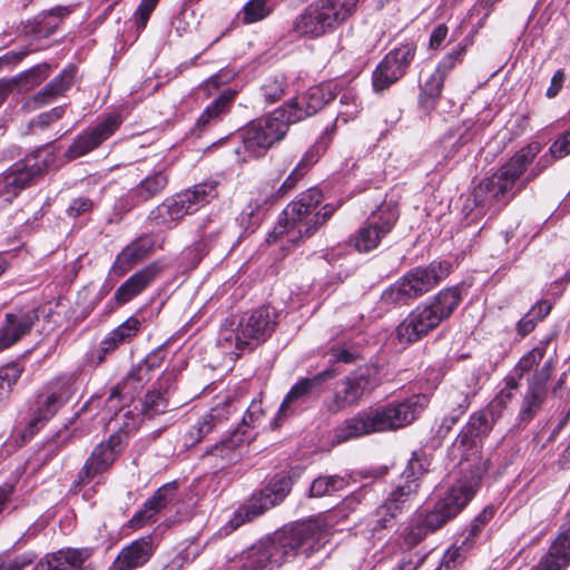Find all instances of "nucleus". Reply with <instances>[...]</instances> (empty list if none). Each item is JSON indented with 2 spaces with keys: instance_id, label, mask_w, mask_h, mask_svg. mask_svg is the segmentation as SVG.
Here are the masks:
<instances>
[{
  "instance_id": "f257e3e1",
  "label": "nucleus",
  "mask_w": 570,
  "mask_h": 570,
  "mask_svg": "<svg viewBox=\"0 0 570 570\" xmlns=\"http://www.w3.org/2000/svg\"><path fill=\"white\" fill-rule=\"evenodd\" d=\"M491 430L484 413H474L452 444L451 455L459 459V476L440 497L431 510L416 512V517L431 532L444 527L461 513L472 500L488 471L481 456V442Z\"/></svg>"
},
{
  "instance_id": "f03ea898",
  "label": "nucleus",
  "mask_w": 570,
  "mask_h": 570,
  "mask_svg": "<svg viewBox=\"0 0 570 570\" xmlns=\"http://www.w3.org/2000/svg\"><path fill=\"white\" fill-rule=\"evenodd\" d=\"M540 150L541 146L538 142L530 144L515 153L493 175L482 179L473 191L475 203L478 205L498 204L499 207L505 206L527 183L537 178L552 164V159H556L551 154L550 156H541L530 169L525 183L515 189L518 180Z\"/></svg>"
},
{
  "instance_id": "7ed1b4c3",
  "label": "nucleus",
  "mask_w": 570,
  "mask_h": 570,
  "mask_svg": "<svg viewBox=\"0 0 570 570\" xmlns=\"http://www.w3.org/2000/svg\"><path fill=\"white\" fill-rule=\"evenodd\" d=\"M463 299L459 286L445 287L416 305L400 323L396 335L400 342L414 343L450 318Z\"/></svg>"
},
{
  "instance_id": "20e7f679",
  "label": "nucleus",
  "mask_w": 570,
  "mask_h": 570,
  "mask_svg": "<svg viewBox=\"0 0 570 570\" xmlns=\"http://www.w3.org/2000/svg\"><path fill=\"white\" fill-rule=\"evenodd\" d=\"M453 271L446 259H434L425 266H415L391 284L381 294V304L387 308L409 305L445 281Z\"/></svg>"
},
{
  "instance_id": "39448f33",
  "label": "nucleus",
  "mask_w": 570,
  "mask_h": 570,
  "mask_svg": "<svg viewBox=\"0 0 570 570\" xmlns=\"http://www.w3.org/2000/svg\"><path fill=\"white\" fill-rule=\"evenodd\" d=\"M328 532V523L323 518H318L291 530L277 532L262 544L274 568L282 566L298 551L308 556L318 550L327 541Z\"/></svg>"
},
{
  "instance_id": "423d86ee",
  "label": "nucleus",
  "mask_w": 570,
  "mask_h": 570,
  "mask_svg": "<svg viewBox=\"0 0 570 570\" xmlns=\"http://www.w3.org/2000/svg\"><path fill=\"white\" fill-rule=\"evenodd\" d=\"M361 0H315L293 22L299 36L320 38L334 32L352 19Z\"/></svg>"
},
{
  "instance_id": "0eeeda50",
  "label": "nucleus",
  "mask_w": 570,
  "mask_h": 570,
  "mask_svg": "<svg viewBox=\"0 0 570 570\" xmlns=\"http://www.w3.org/2000/svg\"><path fill=\"white\" fill-rule=\"evenodd\" d=\"M217 196V184L205 181L166 198L149 214V219L157 226L170 227L184 216L191 215L210 203Z\"/></svg>"
},
{
  "instance_id": "6e6552de",
  "label": "nucleus",
  "mask_w": 570,
  "mask_h": 570,
  "mask_svg": "<svg viewBox=\"0 0 570 570\" xmlns=\"http://www.w3.org/2000/svg\"><path fill=\"white\" fill-rule=\"evenodd\" d=\"M289 127L285 109H275L268 116L250 121L238 136L244 154L249 158L263 156L275 142L281 141Z\"/></svg>"
},
{
  "instance_id": "1a4fd4ad",
  "label": "nucleus",
  "mask_w": 570,
  "mask_h": 570,
  "mask_svg": "<svg viewBox=\"0 0 570 570\" xmlns=\"http://www.w3.org/2000/svg\"><path fill=\"white\" fill-rule=\"evenodd\" d=\"M323 194L317 188H309L301 193L295 200L291 202L284 209L285 224L279 219L277 226L269 233L267 242H275L279 236L286 234L287 240L296 244L304 240L297 234L298 228L305 229L304 223L309 220L312 212L320 205Z\"/></svg>"
},
{
  "instance_id": "9d476101",
  "label": "nucleus",
  "mask_w": 570,
  "mask_h": 570,
  "mask_svg": "<svg viewBox=\"0 0 570 570\" xmlns=\"http://www.w3.org/2000/svg\"><path fill=\"white\" fill-rule=\"evenodd\" d=\"M376 385L371 368H358L335 384L333 394L324 401V406L327 412L336 414L350 406L357 405L363 396L371 393Z\"/></svg>"
},
{
  "instance_id": "9b49d317",
  "label": "nucleus",
  "mask_w": 570,
  "mask_h": 570,
  "mask_svg": "<svg viewBox=\"0 0 570 570\" xmlns=\"http://www.w3.org/2000/svg\"><path fill=\"white\" fill-rule=\"evenodd\" d=\"M71 395L69 377H57L37 395L24 436L31 438L49 421Z\"/></svg>"
},
{
  "instance_id": "f8f14e48",
  "label": "nucleus",
  "mask_w": 570,
  "mask_h": 570,
  "mask_svg": "<svg viewBox=\"0 0 570 570\" xmlns=\"http://www.w3.org/2000/svg\"><path fill=\"white\" fill-rule=\"evenodd\" d=\"M397 218L399 210L394 204H381L351 238L354 248L360 253H367L376 248L381 240L391 233Z\"/></svg>"
},
{
  "instance_id": "ddd939ff",
  "label": "nucleus",
  "mask_w": 570,
  "mask_h": 570,
  "mask_svg": "<svg viewBox=\"0 0 570 570\" xmlns=\"http://www.w3.org/2000/svg\"><path fill=\"white\" fill-rule=\"evenodd\" d=\"M428 403L424 395H413L401 402H392L371 409L379 432L394 431L411 424Z\"/></svg>"
},
{
  "instance_id": "4468645a",
  "label": "nucleus",
  "mask_w": 570,
  "mask_h": 570,
  "mask_svg": "<svg viewBox=\"0 0 570 570\" xmlns=\"http://www.w3.org/2000/svg\"><path fill=\"white\" fill-rule=\"evenodd\" d=\"M415 47L406 43L391 50L372 72V88L382 94L397 82L413 61Z\"/></svg>"
},
{
  "instance_id": "2eb2a0df",
  "label": "nucleus",
  "mask_w": 570,
  "mask_h": 570,
  "mask_svg": "<svg viewBox=\"0 0 570 570\" xmlns=\"http://www.w3.org/2000/svg\"><path fill=\"white\" fill-rule=\"evenodd\" d=\"M121 436L111 434L95 446L89 458L78 472L75 488L90 483L98 475L107 472L121 452Z\"/></svg>"
},
{
  "instance_id": "dca6fc26",
  "label": "nucleus",
  "mask_w": 570,
  "mask_h": 570,
  "mask_svg": "<svg viewBox=\"0 0 570 570\" xmlns=\"http://www.w3.org/2000/svg\"><path fill=\"white\" fill-rule=\"evenodd\" d=\"M121 122L122 119L118 114L108 115L96 127L78 135L62 157L66 160H73L87 155L111 137Z\"/></svg>"
},
{
  "instance_id": "f3484780",
  "label": "nucleus",
  "mask_w": 570,
  "mask_h": 570,
  "mask_svg": "<svg viewBox=\"0 0 570 570\" xmlns=\"http://www.w3.org/2000/svg\"><path fill=\"white\" fill-rule=\"evenodd\" d=\"M334 97L335 94L330 83L313 86L304 95L288 101L279 109L286 110V119L291 125L315 115Z\"/></svg>"
},
{
  "instance_id": "a211bd4d",
  "label": "nucleus",
  "mask_w": 570,
  "mask_h": 570,
  "mask_svg": "<svg viewBox=\"0 0 570 570\" xmlns=\"http://www.w3.org/2000/svg\"><path fill=\"white\" fill-rule=\"evenodd\" d=\"M335 376L336 372L333 368H326L312 377H303L298 380L285 395L276 416L271 423L272 428H278L281 422L294 412L292 406L295 403L304 401L315 390H321L325 382L334 379Z\"/></svg>"
},
{
  "instance_id": "6ab92c4d",
  "label": "nucleus",
  "mask_w": 570,
  "mask_h": 570,
  "mask_svg": "<svg viewBox=\"0 0 570 570\" xmlns=\"http://www.w3.org/2000/svg\"><path fill=\"white\" fill-rule=\"evenodd\" d=\"M553 362L547 360L542 367L529 379V386L519 412L522 422L531 421L539 412L547 396V383L552 375Z\"/></svg>"
},
{
  "instance_id": "aec40b11",
  "label": "nucleus",
  "mask_w": 570,
  "mask_h": 570,
  "mask_svg": "<svg viewBox=\"0 0 570 570\" xmlns=\"http://www.w3.org/2000/svg\"><path fill=\"white\" fill-rule=\"evenodd\" d=\"M36 160L37 157L26 156L6 170L0 187V194L6 196V199L17 196L40 177V169Z\"/></svg>"
},
{
  "instance_id": "412c9836",
  "label": "nucleus",
  "mask_w": 570,
  "mask_h": 570,
  "mask_svg": "<svg viewBox=\"0 0 570 570\" xmlns=\"http://www.w3.org/2000/svg\"><path fill=\"white\" fill-rule=\"evenodd\" d=\"M36 160L37 157L26 156L6 170L0 187V194L6 196V199L17 196L40 177V169Z\"/></svg>"
},
{
  "instance_id": "4be33fe9",
  "label": "nucleus",
  "mask_w": 570,
  "mask_h": 570,
  "mask_svg": "<svg viewBox=\"0 0 570 570\" xmlns=\"http://www.w3.org/2000/svg\"><path fill=\"white\" fill-rule=\"evenodd\" d=\"M36 160L37 157L26 156L6 170L0 187V194L6 196V199L17 196L40 177V169Z\"/></svg>"
},
{
  "instance_id": "5701e85b",
  "label": "nucleus",
  "mask_w": 570,
  "mask_h": 570,
  "mask_svg": "<svg viewBox=\"0 0 570 570\" xmlns=\"http://www.w3.org/2000/svg\"><path fill=\"white\" fill-rule=\"evenodd\" d=\"M413 485L396 488L389 494L385 501L377 507L367 523L373 534L393 525L395 518L403 512L406 502L413 497Z\"/></svg>"
},
{
  "instance_id": "b1692460",
  "label": "nucleus",
  "mask_w": 570,
  "mask_h": 570,
  "mask_svg": "<svg viewBox=\"0 0 570 570\" xmlns=\"http://www.w3.org/2000/svg\"><path fill=\"white\" fill-rule=\"evenodd\" d=\"M275 312L269 307H259L249 314H245L238 325L240 337L247 345H256L264 342L274 331Z\"/></svg>"
},
{
  "instance_id": "393cba45",
  "label": "nucleus",
  "mask_w": 570,
  "mask_h": 570,
  "mask_svg": "<svg viewBox=\"0 0 570 570\" xmlns=\"http://www.w3.org/2000/svg\"><path fill=\"white\" fill-rule=\"evenodd\" d=\"M165 266L161 262L155 261L126 279L115 292V301L122 305L142 293L163 273Z\"/></svg>"
},
{
  "instance_id": "a878e982",
  "label": "nucleus",
  "mask_w": 570,
  "mask_h": 570,
  "mask_svg": "<svg viewBox=\"0 0 570 570\" xmlns=\"http://www.w3.org/2000/svg\"><path fill=\"white\" fill-rule=\"evenodd\" d=\"M39 320L35 308L8 313L3 325L0 327V348H8L30 332Z\"/></svg>"
},
{
  "instance_id": "bb28decb",
  "label": "nucleus",
  "mask_w": 570,
  "mask_h": 570,
  "mask_svg": "<svg viewBox=\"0 0 570 570\" xmlns=\"http://www.w3.org/2000/svg\"><path fill=\"white\" fill-rule=\"evenodd\" d=\"M168 178L164 171H156L147 176L135 188L121 198L116 208L122 213L129 212L136 206L149 200L159 194L167 185Z\"/></svg>"
},
{
  "instance_id": "cd10ccee",
  "label": "nucleus",
  "mask_w": 570,
  "mask_h": 570,
  "mask_svg": "<svg viewBox=\"0 0 570 570\" xmlns=\"http://www.w3.org/2000/svg\"><path fill=\"white\" fill-rule=\"evenodd\" d=\"M153 553L151 537H141L120 550L109 570H135L147 563Z\"/></svg>"
},
{
  "instance_id": "c85d7f7f",
  "label": "nucleus",
  "mask_w": 570,
  "mask_h": 570,
  "mask_svg": "<svg viewBox=\"0 0 570 570\" xmlns=\"http://www.w3.org/2000/svg\"><path fill=\"white\" fill-rule=\"evenodd\" d=\"M154 248V239L149 235H141L122 248L116 256L111 273L124 276L134 265L147 258Z\"/></svg>"
},
{
  "instance_id": "c756f323",
  "label": "nucleus",
  "mask_w": 570,
  "mask_h": 570,
  "mask_svg": "<svg viewBox=\"0 0 570 570\" xmlns=\"http://www.w3.org/2000/svg\"><path fill=\"white\" fill-rule=\"evenodd\" d=\"M479 377L474 373L465 375L449 392L448 405L452 410V414L444 420L455 424L458 419L470 406L471 399L476 394Z\"/></svg>"
},
{
  "instance_id": "7c9ffc66",
  "label": "nucleus",
  "mask_w": 570,
  "mask_h": 570,
  "mask_svg": "<svg viewBox=\"0 0 570 570\" xmlns=\"http://www.w3.org/2000/svg\"><path fill=\"white\" fill-rule=\"evenodd\" d=\"M232 411L233 404L230 401L225 400L217 403L191 426L187 433L188 441L191 444L198 443L213 430L224 426Z\"/></svg>"
},
{
  "instance_id": "2f4dec72",
  "label": "nucleus",
  "mask_w": 570,
  "mask_h": 570,
  "mask_svg": "<svg viewBox=\"0 0 570 570\" xmlns=\"http://www.w3.org/2000/svg\"><path fill=\"white\" fill-rule=\"evenodd\" d=\"M89 553L81 549H67L46 556L35 570H92L85 566Z\"/></svg>"
},
{
  "instance_id": "473e14b6",
  "label": "nucleus",
  "mask_w": 570,
  "mask_h": 570,
  "mask_svg": "<svg viewBox=\"0 0 570 570\" xmlns=\"http://www.w3.org/2000/svg\"><path fill=\"white\" fill-rule=\"evenodd\" d=\"M177 492L176 482H169L161 485L154 493L151 498H149L130 519L129 523L132 528H141L146 522H148L156 513L161 511L167 507L169 502L173 501Z\"/></svg>"
},
{
  "instance_id": "72a5a7b5",
  "label": "nucleus",
  "mask_w": 570,
  "mask_h": 570,
  "mask_svg": "<svg viewBox=\"0 0 570 570\" xmlns=\"http://www.w3.org/2000/svg\"><path fill=\"white\" fill-rule=\"evenodd\" d=\"M77 68L72 65L65 68L58 76L48 82L41 90L35 94L31 102L35 108L48 105L58 97L63 96L75 82Z\"/></svg>"
},
{
  "instance_id": "f704fd0d",
  "label": "nucleus",
  "mask_w": 570,
  "mask_h": 570,
  "mask_svg": "<svg viewBox=\"0 0 570 570\" xmlns=\"http://www.w3.org/2000/svg\"><path fill=\"white\" fill-rule=\"evenodd\" d=\"M377 432L379 430L376 429L374 415L370 409L345 420L335 430L334 438L337 443H342L352 439Z\"/></svg>"
},
{
  "instance_id": "c9c22d12",
  "label": "nucleus",
  "mask_w": 570,
  "mask_h": 570,
  "mask_svg": "<svg viewBox=\"0 0 570 570\" xmlns=\"http://www.w3.org/2000/svg\"><path fill=\"white\" fill-rule=\"evenodd\" d=\"M50 65L43 62L37 65L20 75L9 78L0 79V91L8 97L13 90L29 91L33 87L40 85L50 75Z\"/></svg>"
},
{
  "instance_id": "e433bc0d",
  "label": "nucleus",
  "mask_w": 570,
  "mask_h": 570,
  "mask_svg": "<svg viewBox=\"0 0 570 570\" xmlns=\"http://www.w3.org/2000/svg\"><path fill=\"white\" fill-rule=\"evenodd\" d=\"M548 570H563L570 564V528L560 525L556 539L540 560Z\"/></svg>"
},
{
  "instance_id": "4c0bfd02",
  "label": "nucleus",
  "mask_w": 570,
  "mask_h": 570,
  "mask_svg": "<svg viewBox=\"0 0 570 570\" xmlns=\"http://www.w3.org/2000/svg\"><path fill=\"white\" fill-rule=\"evenodd\" d=\"M68 14V10L63 7H57L45 11L33 20H29L23 24V32L32 35L37 38H48L59 28L62 18Z\"/></svg>"
},
{
  "instance_id": "58836bf2",
  "label": "nucleus",
  "mask_w": 570,
  "mask_h": 570,
  "mask_svg": "<svg viewBox=\"0 0 570 570\" xmlns=\"http://www.w3.org/2000/svg\"><path fill=\"white\" fill-rule=\"evenodd\" d=\"M291 490V480L286 476H274L266 487L253 493V498L263 512L284 500Z\"/></svg>"
},
{
  "instance_id": "ea45409f",
  "label": "nucleus",
  "mask_w": 570,
  "mask_h": 570,
  "mask_svg": "<svg viewBox=\"0 0 570 570\" xmlns=\"http://www.w3.org/2000/svg\"><path fill=\"white\" fill-rule=\"evenodd\" d=\"M236 95V91L227 89L216 98L210 105L206 107L203 114L197 119V127L205 129L216 122H218L224 115L229 111L232 101Z\"/></svg>"
},
{
  "instance_id": "a19ab883",
  "label": "nucleus",
  "mask_w": 570,
  "mask_h": 570,
  "mask_svg": "<svg viewBox=\"0 0 570 570\" xmlns=\"http://www.w3.org/2000/svg\"><path fill=\"white\" fill-rule=\"evenodd\" d=\"M140 321L134 316L112 330L101 342V350L105 353L116 350L119 345L130 342L140 330Z\"/></svg>"
},
{
  "instance_id": "79ce46f5",
  "label": "nucleus",
  "mask_w": 570,
  "mask_h": 570,
  "mask_svg": "<svg viewBox=\"0 0 570 570\" xmlns=\"http://www.w3.org/2000/svg\"><path fill=\"white\" fill-rule=\"evenodd\" d=\"M445 78L435 70L421 85L419 102L425 111H431L438 105Z\"/></svg>"
},
{
  "instance_id": "37998d69",
  "label": "nucleus",
  "mask_w": 570,
  "mask_h": 570,
  "mask_svg": "<svg viewBox=\"0 0 570 570\" xmlns=\"http://www.w3.org/2000/svg\"><path fill=\"white\" fill-rule=\"evenodd\" d=\"M244 440L245 431L237 429L230 439L216 444L210 451H208V454L219 456L228 463L237 462L239 453L236 451V448L239 446Z\"/></svg>"
},
{
  "instance_id": "c03bdc74",
  "label": "nucleus",
  "mask_w": 570,
  "mask_h": 570,
  "mask_svg": "<svg viewBox=\"0 0 570 570\" xmlns=\"http://www.w3.org/2000/svg\"><path fill=\"white\" fill-rule=\"evenodd\" d=\"M272 11V0H249L244 4L238 17L244 23L249 24L265 19Z\"/></svg>"
},
{
  "instance_id": "a18cd8bd",
  "label": "nucleus",
  "mask_w": 570,
  "mask_h": 570,
  "mask_svg": "<svg viewBox=\"0 0 570 570\" xmlns=\"http://www.w3.org/2000/svg\"><path fill=\"white\" fill-rule=\"evenodd\" d=\"M347 487V481L338 475H327L316 478L309 488L312 497L321 498L332 495Z\"/></svg>"
},
{
  "instance_id": "49530a36",
  "label": "nucleus",
  "mask_w": 570,
  "mask_h": 570,
  "mask_svg": "<svg viewBox=\"0 0 570 570\" xmlns=\"http://www.w3.org/2000/svg\"><path fill=\"white\" fill-rule=\"evenodd\" d=\"M233 326L234 322L225 321L219 330L217 343L220 347L226 350L235 347L237 351L235 354L239 356L240 352L248 345L247 342H243L240 337L239 325L235 328Z\"/></svg>"
},
{
  "instance_id": "de8ad7c7",
  "label": "nucleus",
  "mask_w": 570,
  "mask_h": 570,
  "mask_svg": "<svg viewBox=\"0 0 570 570\" xmlns=\"http://www.w3.org/2000/svg\"><path fill=\"white\" fill-rule=\"evenodd\" d=\"M547 346V343L541 342L538 346L523 355L514 366L512 376H515L520 381L525 373L533 370L534 366H538L546 355Z\"/></svg>"
},
{
  "instance_id": "09e8293b",
  "label": "nucleus",
  "mask_w": 570,
  "mask_h": 570,
  "mask_svg": "<svg viewBox=\"0 0 570 570\" xmlns=\"http://www.w3.org/2000/svg\"><path fill=\"white\" fill-rule=\"evenodd\" d=\"M426 471L423 460L416 452L412 454L409 460L406 468L403 470L401 478L404 480V484H399L396 488H406L413 485V495L416 493L419 478Z\"/></svg>"
},
{
  "instance_id": "8fccbe9b",
  "label": "nucleus",
  "mask_w": 570,
  "mask_h": 570,
  "mask_svg": "<svg viewBox=\"0 0 570 570\" xmlns=\"http://www.w3.org/2000/svg\"><path fill=\"white\" fill-rule=\"evenodd\" d=\"M240 570H273L262 542L248 551Z\"/></svg>"
},
{
  "instance_id": "3c124183",
  "label": "nucleus",
  "mask_w": 570,
  "mask_h": 570,
  "mask_svg": "<svg viewBox=\"0 0 570 570\" xmlns=\"http://www.w3.org/2000/svg\"><path fill=\"white\" fill-rule=\"evenodd\" d=\"M286 89V80L282 75L268 77L261 87L266 102L274 104L282 99Z\"/></svg>"
},
{
  "instance_id": "603ef678",
  "label": "nucleus",
  "mask_w": 570,
  "mask_h": 570,
  "mask_svg": "<svg viewBox=\"0 0 570 570\" xmlns=\"http://www.w3.org/2000/svg\"><path fill=\"white\" fill-rule=\"evenodd\" d=\"M263 509L255 501L253 495L248 500L247 504L239 507L229 520V524L233 529H237L244 523L252 521L254 518L263 514Z\"/></svg>"
},
{
  "instance_id": "864d4df0",
  "label": "nucleus",
  "mask_w": 570,
  "mask_h": 570,
  "mask_svg": "<svg viewBox=\"0 0 570 570\" xmlns=\"http://www.w3.org/2000/svg\"><path fill=\"white\" fill-rule=\"evenodd\" d=\"M341 110L337 116V120L347 122L354 119L361 111V101L357 95L353 90L344 91L340 97Z\"/></svg>"
},
{
  "instance_id": "5fc2aeb1",
  "label": "nucleus",
  "mask_w": 570,
  "mask_h": 570,
  "mask_svg": "<svg viewBox=\"0 0 570 570\" xmlns=\"http://www.w3.org/2000/svg\"><path fill=\"white\" fill-rule=\"evenodd\" d=\"M29 157H37V165L40 169V176L48 169L59 168L67 160H60V153L52 147H45L38 149L33 154L28 155Z\"/></svg>"
},
{
  "instance_id": "6e6d98bb",
  "label": "nucleus",
  "mask_w": 570,
  "mask_h": 570,
  "mask_svg": "<svg viewBox=\"0 0 570 570\" xmlns=\"http://www.w3.org/2000/svg\"><path fill=\"white\" fill-rule=\"evenodd\" d=\"M167 401L160 391L148 392L142 400V413L147 417H154L164 413L167 409Z\"/></svg>"
},
{
  "instance_id": "4d7b16f0",
  "label": "nucleus",
  "mask_w": 570,
  "mask_h": 570,
  "mask_svg": "<svg viewBox=\"0 0 570 570\" xmlns=\"http://www.w3.org/2000/svg\"><path fill=\"white\" fill-rule=\"evenodd\" d=\"M333 213L334 208L331 205L323 206L322 213H316L309 220L304 223L305 229L298 228V236L301 238H309L313 236L317 228L331 218Z\"/></svg>"
},
{
  "instance_id": "13d9d810",
  "label": "nucleus",
  "mask_w": 570,
  "mask_h": 570,
  "mask_svg": "<svg viewBox=\"0 0 570 570\" xmlns=\"http://www.w3.org/2000/svg\"><path fill=\"white\" fill-rule=\"evenodd\" d=\"M429 533L432 532L425 529V524L421 522L415 514L410 524L403 531V539L404 542L412 548L423 541Z\"/></svg>"
},
{
  "instance_id": "bf43d9fd",
  "label": "nucleus",
  "mask_w": 570,
  "mask_h": 570,
  "mask_svg": "<svg viewBox=\"0 0 570 570\" xmlns=\"http://www.w3.org/2000/svg\"><path fill=\"white\" fill-rule=\"evenodd\" d=\"M494 508L492 505L485 507L471 522L468 529V540L475 539L484 527L492 520L494 517Z\"/></svg>"
},
{
  "instance_id": "052dcab7",
  "label": "nucleus",
  "mask_w": 570,
  "mask_h": 570,
  "mask_svg": "<svg viewBox=\"0 0 570 570\" xmlns=\"http://www.w3.org/2000/svg\"><path fill=\"white\" fill-rule=\"evenodd\" d=\"M465 49L459 47L442 58L435 68L436 72H440L444 78L463 60Z\"/></svg>"
},
{
  "instance_id": "680f3d73",
  "label": "nucleus",
  "mask_w": 570,
  "mask_h": 570,
  "mask_svg": "<svg viewBox=\"0 0 570 570\" xmlns=\"http://www.w3.org/2000/svg\"><path fill=\"white\" fill-rule=\"evenodd\" d=\"M22 373L19 364H7L0 368V389L8 393L12 385L17 383Z\"/></svg>"
},
{
  "instance_id": "e2e57ef3",
  "label": "nucleus",
  "mask_w": 570,
  "mask_h": 570,
  "mask_svg": "<svg viewBox=\"0 0 570 570\" xmlns=\"http://www.w3.org/2000/svg\"><path fill=\"white\" fill-rule=\"evenodd\" d=\"M519 387V380L515 376H507L504 379V387L498 393L494 402L504 407L514 396Z\"/></svg>"
},
{
  "instance_id": "0e129e2a",
  "label": "nucleus",
  "mask_w": 570,
  "mask_h": 570,
  "mask_svg": "<svg viewBox=\"0 0 570 570\" xmlns=\"http://www.w3.org/2000/svg\"><path fill=\"white\" fill-rule=\"evenodd\" d=\"M234 72L232 70H220L216 75L212 76L203 86L207 96H212L215 90H218L220 86L227 85L234 79Z\"/></svg>"
},
{
  "instance_id": "69168bd1",
  "label": "nucleus",
  "mask_w": 570,
  "mask_h": 570,
  "mask_svg": "<svg viewBox=\"0 0 570 570\" xmlns=\"http://www.w3.org/2000/svg\"><path fill=\"white\" fill-rule=\"evenodd\" d=\"M549 153L557 159L570 155V128L553 141Z\"/></svg>"
},
{
  "instance_id": "338daca9",
  "label": "nucleus",
  "mask_w": 570,
  "mask_h": 570,
  "mask_svg": "<svg viewBox=\"0 0 570 570\" xmlns=\"http://www.w3.org/2000/svg\"><path fill=\"white\" fill-rule=\"evenodd\" d=\"M263 416L264 410L262 406V402L254 400L249 404L245 415L243 416V425L252 428L258 426L262 423Z\"/></svg>"
},
{
  "instance_id": "774afa93",
  "label": "nucleus",
  "mask_w": 570,
  "mask_h": 570,
  "mask_svg": "<svg viewBox=\"0 0 570 570\" xmlns=\"http://www.w3.org/2000/svg\"><path fill=\"white\" fill-rule=\"evenodd\" d=\"M223 225L219 220L207 218L199 227L202 243L212 242L222 232Z\"/></svg>"
}]
</instances>
